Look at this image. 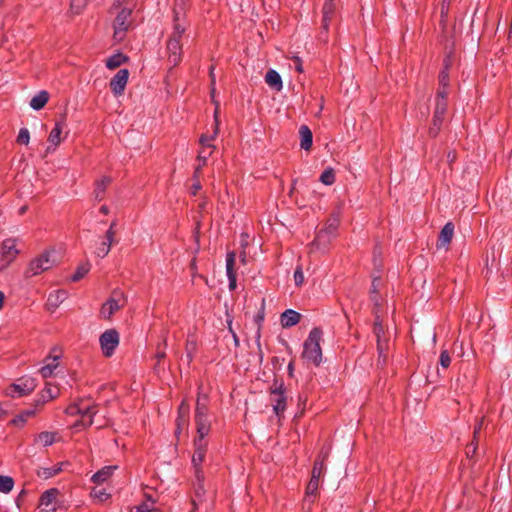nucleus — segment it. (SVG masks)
<instances>
[{
	"label": "nucleus",
	"instance_id": "49",
	"mask_svg": "<svg viewBox=\"0 0 512 512\" xmlns=\"http://www.w3.org/2000/svg\"><path fill=\"white\" fill-rule=\"evenodd\" d=\"M26 421H27V418L21 413L20 415H18L11 421V424H13L15 426H20V425H23Z\"/></svg>",
	"mask_w": 512,
	"mask_h": 512
},
{
	"label": "nucleus",
	"instance_id": "20",
	"mask_svg": "<svg viewBox=\"0 0 512 512\" xmlns=\"http://www.w3.org/2000/svg\"><path fill=\"white\" fill-rule=\"evenodd\" d=\"M300 314L292 309H287L281 314V325L283 328H289L296 325L300 321Z\"/></svg>",
	"mask_w": 512,
	"mask_h": 512
},
{
	"label": "nucleus",
	"instance_id": "17",
	"mask_svg": "<svg viewBox=\"0 0 512 512\" xmlns=\"http://www.w3.org/2000/svg\"><path fill=\"white\" fill-rule=\"evenodd\" d=\"M189 425V404L183 401L179 407V417L177 419V429L175 431L178 436L181 429H187Z\"/></svg>",
	"mask_w": 512,
	"mask_h": 512
},
{
	"label": "nucleus",
	"instance_id": "61",
	"mask_svg": "<svg viewBox=\"0 0 512 512\" xmlns=\"http://www.w3.org/2000/svg\"><path fill=\"white\" fill-rule=\"evenodd\" d=\"M193 187H194V191H195V190H198V189H200V188H201L200 184H199V183H197L195 180H194Z\"/></svg>",
	"mask_w": 512,
	"mask_h": 512
},
{
	"label": "nucleus",
	"instance_id": "19",
	"mask_svg": "<svg viewBox=\"0 0 512 512\" xmlns=\"http://www.w3.org/2000/svg\"><path fill=\"white\" fill-rule=\"evenodd\" d=\"M112 179L109 176H103L95 181L94 198L96 201H102L105 197L106 189L110 185Z\"/></svg>",
	"mask_w": 512,
	"mask_h": 512
},
{
	"label": "nucleus",
	"instance_id": "55",
	"mask_svg": "<svg viewBox=\"0 0 512 512\" xmlns=\"http://www.w3.org/2000/svg\"><path fill=\"white\" fill-rule=\"evenodd\" d=\"M228 325H229V330H230V332H231V333H232V335H233L234 341H235V343L237 344V343H238V339H237L236 334L232 331V327H231V325H232V321H231V320H230V321H228Z\"/></svg>",
	"mask_w": 512,
	"mask_h": 512
},
{
	"label": "nucleus",
	"instance_id": "40",
	"mask_svg": "<svg viewBox=\"0 0 512 512\" xmlns=\"http://www.w3.org/2000/svg\"><path fill=\"white\" fill-rule=\"evenodd\" d=\"M30 141V133L27 128H21L18 136H17V142L22 145H28Z\"/></svg>",
	"mask_w": 512,
	"mask_h": 512
},
{
	"label": "nucleus",
	"instance_id": "47",
	"mask_svg": "<svg viewBox=\"0 0 512 512\" xmlns=\"http://www.w3.org/2000/svg\"><path fill=\"white\" fill-rule=\"evenodd\" d=\"M115 227H116V222L114 221L110 224V227L108 228V230L106 231V234H105V238L112 242H114V240H115V235H116Z\"/></svg>",
	"mask_w": 512,
	"mask_h": 512
},
{
	"label": "nucleus",
	"instance_id": "10",
	"mask_svg": "<svg viewBox=\"0 0 512 512\" xmlns=\"http://www.w3.org/2000/svg\"><path fill=\"white\" fill-rule=\"evenodd\" d=\"M68 415H81L80 424L82 426H91L93 424V416L96 414L95 407L86 403L71 405L66 409Z\"/></svg>",
	"mask_w": 512,
	"mask_h": 512
},
{
	"label": "nucleus",
	"instance_id": "53",
	"mask_svg": "<svg viewBox=\"0 0 512 512\" xmlns=\"http://www.w3.org/2000/svg\"><path fill=\"white\" fill-rule=\"evenodd\" d=\"M440 83L443 84L444 86L447 85V81H448V74L445 72V71H442L440 76Z\"/></svg>",
	"mask_w": 512,
	"mask_h": 512
},
{
	"label": "nucleus",
	"instance_id": "52",
	"mask_svg": "<svg viewBox=\"0 0 512 512\" xmlns=\"http://www.w3.org/2000/svg\"><path fill=\"white\" fill-rule=\"evenodd\" d=\"M293 61H294V64H295V69H296L299 73H302V72H303V66H302V61H301V59H300L298 56H295V57H293Z\"/></svg>",
	"mask_w": 512,
	"mask_h": 512
},
{
	"label": "nucleus",
	"instance_id": "3",
	"mask_svg": "<svg viewBox=\"0 0 512 512\" xmlns=\"http://www.w3.org/2000/svg\"><path fill=\"white\" fill-rule=\"evenodd\" d=\"M54 250H44L37 257L33 258L25 271L26 277H34L51 269L55 265Z\"/></svg>",
	"mask_w": 512,
	"mask_h": 512
},
{
	"label": "nucleus",
	"instance_id": "42",
	"mask_svg": "<svg viewBox=\"0 0 512 512\" xmlns=\"http://www.w3.org/2000/svg\"><path fill=\"white\" fill-rule=\"evenodd\" d=\"M59 471H60V468H55V467H52V468H42L38 472V475L40 477L44 478V479H48L50 477L55 476Z\"/></svg>",
	"mask_w": 512,
	"mask_h": 512
},
{
	"label": "nucleus",
	"instance_id": "8",
	"mask_svg": "<svg viewBox=\"0 0 512 512\" xmlns=\"http://www.w3.org/2000/svg\"><path fill=\"white\" fill-rule=\"evenodd\" d=\"M120 342V336L117 330L108 329L100 335L99 343L101 351L105 357H111Z\"/></svg>",
	"mask_w": 512,
	"mask_h": 512
},
{
	"label": "nucleus",
	"instance_id": "22",
	"mask_svg": "<svg viewBox=\"0 0 512 512\" xmlns=\"http://www.w3.org/2000/svg\"><path fill=\"white\" fill-rule=\"evenodd\" d=\"M49 101V93L46 90H41L35 94L30 100V107L33 110H41Z\"/></svg>",
	"mask_w": 512,
	"mask_h": 512
},
{
	"label": "nucleus",
	"instance_id": "59",
	"mask_svg": "<svg viewBox=\"0 0 512 512\" xmlns=\"http://www.w3.org/2000/svg\"><path fill=\"white\" fill-rule=\"evenodd\" d=\"M293 371H294L293 364H292V363H289V365H288V372H289V375H290V376H292V375H293Z\"/></svg>",
	"mask_w": 512,
	"mask_h": 512
},
{
	"label": "nucleus",
	"instance_id": "7",
	"mask_svg": "<svg viewBox=\"0 0 512 512\" xmlns=\"http://www.w3.org/2000/svg\"><path fill=\"white\" fill-rule=\"evenodd\" d=\"M126 299L120 291L113 292L112 296L102 305L100 316L104 319H110L117 311L124 307Z\"/></svg>",
	"mask_w": 512,
	"mask_h": 512
},
{
	"label": "nucleus",
	"instance_id": "37",
	"mask_svg": "<svg viewBox=\"0 0 512 512\" xmlns=\"http://www.w3.org/2000/svg\"><path fill=\"white\" fill-rule=\"evenodd\" d=\"M446 111V104L445 102L438 101L435 108V114H434V125H438L441 122L442 116L444 115Z\"/></svg>",
	"mask_w": 512,
	"mask_h": 512
},
{
	"label": "nucleus",
	"instance_id": "13",
	"mask_svg": "<svg viewBox=\"0 0 512 512\" xmlns=\"http://www.w3.org/2000/svg\"><path fill=\"white\" fill-rule=\"evenodd\" d=\"M129 78L127 69H120L110 81V88L115 96L123 94Z\"/></svg>",
	"mask_w": 512,
	"mask_h": 512
},
{
	"label": "nucleus",
	"instance_id": "31",
	"mask_svg": "<svg viewBox=\"0 0 512 512\" xmlns=\"http://www.w3.org/2000/svg\"><path fill=\"white\" fill-rule=\"evenodd\" d=\"M110 493H108L106 491V489L104 488H94L92 491H91V497L93 499L94 502H97V503H103V502H106L109 498H110Z\"/></svg>",
	"mask_w": 512,
	"mask_h": 512
},
{
	"label": "nucleus",
	"instance_id": "60",
	"mask_svg": "<svg viewBox=\"0 0 512 512\" xmlns=\"http://www.w3.org/2000/svg\"><path fill=\"white\" fill-rule=\"evenodd\" d=\"M438 96L441 97V101L444 102V98L446 97V92L445 91H440L438 93Z\"/></svg>",
	"mask_w": 512,
	"mask_h": 512
},
{
	"label": "nucleus",
	"instance_id": "27",
	"mask_svg": "<svg viewBox=\"0 0 512 512\" xmlns=\"http://www.w3.org/2000/svg\"><path fill=\"white\" fill-rule=\"evenodd\" d=\"M334 1L335 0H326V2L324 3V6H323V19H322V25H323V29L324 30L328 29L329 22H330V20L332 18V15L334 13V10H335Z\"/></svg>",
	"mask_w": 512,
	"mask_h": 512
},
{
	"label": "nucleus",
	"instance_id": "21",
	"mask_svg": "<svg viewBox=\"0 0 512 512\" xmlns=\"http://www.w3.org/2000/svg\"><path fill=\"white\" fill-rule=\"evenodd\" d=\"M265 82L267 83V85L276 90V91H281L282 88H283V83H282V79H281V76L280 74L274 70V69H270L267 73H266V76H265Z\"/></svg>",
	"mask_w": 512,
	"mask_h": 512
},
{
	"label": "nucleus",
	"instance_id": "15",
	"mask_svg": "<svg viewBox=\"0 0 512 512\" xmlns=\"http://www.w3.org/2000/svg\"><path fill=\"white\" fill-rule=\"evenodd\" d=\"M63 122H56L54 128L51 130L49 136H48V147L47 152H54L56 148L60 145L62 142L61 134L63 130Z\"/></svg>",
	"mask_w": 512,
	"mask_h": 512
},
{
	"label": "nucleus",
	"instance_id": "51",
	"mask_svg": "<svg viewBox=\"0 0 512 512\" xmlns=\"http://www.w3.org/2000/svg\"><path fill=\"white\" fill-rule=\"evenodd\" d=\"M380 286V280L378 278H373L372 281V287H371V294L374 295L378 292Z\"/></svg>",
	"mask_w": 512,
	"mask_h": 512
},
{
	"label": "nucleus",
	"instance_id": "11",
	"mask_svg": "<svg viewBox=\"0 0 512 512\" xmlns=\"http://www.w3.org/2000/svg\"><path fill=\"white\" fill-rule=\"evenodd\" d=\"M271 404L277 416L284 413L286 409L285 387L283 383L275 382L271 388Z\"/></svg>",
	"mask_w": 512,
	"mask_h": 512
},
{
	"label": "nucleus",
	"instance_id": "9",
	"mask_svg": "<svg viewBox=\"0 0 512 512\" xmlns=\"http://www.w3.org/2000/svg\"><path fill=\"white\" fill-rule=\"evenodd\" d=\"M36 388V382L31 377H22L6 389V395L22 397L30 394Z\"/></svg>",
	"mask_w": 512,
	"mask_h": 512
},
{
	"label": "nucleus",
	"instance_id": "35",
	"mask_svg": "<svg viewBox=\"0 0 512 512\" xmlns=\"http://www.w3.org/2000/svg\"><path fill=\"white\" fill-rule=\"evenodd\" d=\"M320 182L324 185L330 186L335 182V171L333 168H327L320 176Z\"/></svg>",
	"mask_w": 512,
	"mask_h": 512
},
{
	"label": "nucleus",
	"instance_id": "32",
	"mask_svg": "<svg viewBox=\"0 0 512 512\" xmlns=\"http://www.w3.org/2000/svg\"><path fill=\"white\" fill-rule=\"evenodd\" d=\"M114 242L105 240L102 241L95 249L94 254L99 258H104L110 252L111 246Z\"/></svg>",
	"mask_w": 512,
	"mask_h": 512
},
{
	"label": "nucleus",
	"instance_id": "23",
	"mask_svg": "<svg viewBox=\"0 0 512 512\" xmlns=\"http://www.w3.org/2000/svg\"><path fill=\"white\" fill-rule=\"evenodd\" d=\"M117 469V466H105L96 472L91 480L96 484H102L106 482L113 474V472Z\"/></svg>",
	"mask_w": 512,
	"mask_h": 512
},
{
	"label": "nucleus",
	"instance_id": "62",
	"mask_svg": "<svg viewBox=\"0 0 512 512\" xmlns=\"http://www.w3.org/2000/svg\"><path fill=\"white\" fill-rule=\"evenodd\" d=\"M481 429V424H479L476 428H475V434H477Z\"/></svg>",
	"mask_w": 512,
	"mask_h": 512
},
{
	"label": "nucleus",
	"instance_id": "29",
	"mask_svg": "<svg viewBox=\"0 0 512 512\" xmlns=\"http://www.w3.org/2000/svg\"><path fill=\"white\" fill-rule=\"evenodd\" d=\"M55 436L56 434L53 432H41L35 437V443L42 447H48L55 442Z\"/></svg>",
	"mask_w": 512,
	"mask_h": 512
},
{
	"label": "nucleus",
	"instance_id": "26",
	"mask_svg": "<svg viewBox=\"0 0 512 512\" xmlns=\"http://www.w3.org/2000/svg\"><path fill=\"white\" fill-rule=\"evenodd\" d=\"M299 134L301 148L306 151L309 150L313 142V135L311 130L307 126L303 125L299 129Z\"/></svg>",
	"mask_w": 512,
	"mask_h": 512
},
{
	"label": "nucleus",
	"instance_id": "64",
	"mask_svg": "<svg viewBox=\"0 0 512 512\" xmlns=\"http://www.w3.org/2000/svg\"><path fill=\"white\" fill-rule=\"evenodd\" d=\"M372 301H374L376 304H378V301L375 296H372Z\"/></svg>",
	"mask_w": 512,
	"mask_h": 512
},
{
	"label": "nucleus",
	"instance_id": "5",
	"mask_svg": "<svg viewBox=\"0 0 512 512\" xmlns=\"http://www.w3.org/2000/svg\"><path fill=\"white\" fill-rule=\"evenodd\" d=\"M17 249V240L7 238L1 243L0 247V271L5 270L19 255Z\"/></svg>",
	"mask_w": 512,
	"mask_h": 512
},
{
	"label": "nucleus",
	"instance_id": "12",
	"mask_svg": "<svg viewBox=\"0 0 512 512\" xmlns=\"http://www.w3.org/2000/svg\"><path fill=\"white\" fill-rule=\"evenodd\" d=\"M62 352L59 348L54 347L51 349L49 355L45 358V365L39 370L43 378H49L54 375V371L59 366V359Z\"/></svg>",
	"mask_w": 512,
	"mask_h": 512
},
{
	"label": "nucleus",
	"instance_id": "58",
	"mask_svg": "<svg viewBox=\"0 0 512 512\" xmlns=\"http://www.w3.org/2000/svg\"><path fill=\"white\" fill-rule=\"evenodd\" d=\"M28 207L27 206H22L20 209H19V215H23L26 213Z\"/></svg>",
	"mask_w": 512,
	"mask_h": 512
},
{
	"label": "nucleus",
	"instance_id": "14",
	"mask_svg": "<svg viewBox=\"0 0 512 512\" xmlns=\"http://www.w3.org/2000/svg\"><path fill=\"white\" fill-rule=\"evenodd\" d=\"M59 491L55 488L45 491L40 497L39 508L44 512H56V500Z\"/></svg>",
	"mask_w": 512,
	"mask_h": 512
},
{
	"label": "nucleus",
	"instance_id": "45",
	"mask_svg": "<svg viewBox=\"0 0 512 512\" xmlns=\"http://www.w3.org/2000/svg\"><path fill=\"white\" fill-rule=\"evenodd\" d=\"M293 278L296 286H301L304 283V274L301 266L296 268Z\"/></svg>",
	"mask_w": 512,
	"mask_h": 512
},
{
	"label": "nucleus",
	"instance_id": "36",
	"mask_svg": "<svg viewBox=\"0 0 512 512\" xmlns=\"http://www.w3.org/2000/svg\"><path fill=\"white\" fill-rule=\"evenodd\" d=\"M14 487V480L9 476L0 475V492L9 493Z\"/></svg>",
	"mask_w": 512,
	"mask_h": 512
},
{
	"label": "nucleus",
	"instance_id": "44",
	"mask_svg": "<svg viewBox=\"0 0 512 512\" xmlns=\"http://www.w3.org/2000/svg\"><path fill=\"white\" fill-rule=\"evenodd\" d=\"M167 47H168V50L170 52H172V54L174 56L173 61L176 62L177 61V52L180 49L178 40L177 39L169 40Z\"/></svg>",
	"mask_w": 512,
	"mask_h": 512
},
{
	"label": "nucleus",
	"instance_id": "48",
	"mask_svg": "<svg viewBox=\"0 0 512 512\" xmlns=\"http://www.w3.org/2000/svg\"><path fill=\"white\" fill-rule=\"evenodd\" d=\"M202 480H203V476L199 473V471H198V470H195V469H194V482H195V481H197L198 483H200ZM196 496H197V497H198V496H200V493H199L198 489H196V488L194 487V498H195Z\"/></svg>",
	"mask_w": 512,
	"mask_h": 512
},
{
	"label": "nucleus",
	"instance_id": "30",
	"mask_svg": "<svg viewBox=\"0 0 512 512\" xmlns=\"http://www.w3.org/2000/svg\"><path fill=\"white\" fill-rule=\"evenodd\" d=\"M128 58L122 53H116L106 60V67L110 70L115 69L125 63Z\"/></svg>",
	"mask_w": 512,
	"mask_h": 512
},
{
	"label": "nucleus",
	"instance_id": "50",
	"mask_svg": "<svg viewBox=\"0 0 512 512\" xmlns=\"http://www.w3.org/2000/svg\"><path fill=\"white\" fill-rule=\"evenodd\" d=\"M9 413V404L0 403V419L4 418Z\"/></svg>",
	"mask_w": 512,
	"mask_h": 512
},
{
	"label": "nucleus",
	"instance_id": "33",
	"mask_svg": "<svg viewBox=\"0 0 512 512\" xmlns=\"http://www.w3.org/2000/svg\"><path fill=\"white\" fill-rule=\"evenodd\" d=\"M322 460L316 461L313 470L312 477L315 479H320L325 467H324V459L328 456V452H322Z\"/></svg>",
	"mask_w": 512,
	"mask_h": 512
},
{
	"label": "nucleus",
	"instance_id": "28",
	"mask_svg": "<svg viewBox=\"0 0 512 512\" xmlns=\"http://www.w3.org/2000/svg\"><path fill=\"white\" fill-rule=\"evenodd\" d=\"M454 233V226L452 223H447L442 228L440 235H439V245L446 246L450 243Z\"/></svg>",
	"mask_w": 512,
	"mask_h": 512
},
{
	"label": "nucleus",
	"instance_id": "16",
	"mask_svg": "<svg viewBox=\"0 0 512 512\" xmlns=\"http://www.w3.org/2000/svg\"><path fill=\"white\" fill-rule=\"evenodd\" d=\"M236 261V254L229 252L226 256V274L229 280V289L234 290L236 288V274L234 271V265Z\"/></svg>",
	"mask_w": 512,
	"mask_h": 512
},
{
	"label": "nucleus",
	"instance_id": "46",
	"mask_svg": "<svg viewBox=\"0 0 512 512\" xmlns=\"http://www.w3.org/2000/svg\"><path fill=\"white\" fill-rule=\"evenodd\" d=\"M451 363V357L447 350H443L440 354V365L447 368Z\"/></svg>",
	"mask_w": 512,
	"mask_h": 512
},
{
	"label": "nucleus",
	"instance_id": "56",
	"mask_svg": "<svg viewBox=\"0 0 512 512\" xmlns=\"http://www.w3.org/2000/svg\"><path fill=\"white\" fill-rule=\"evenodd\" d=\"M100 212H101L102 214H104V215L108 214V213H109V208H108V206H106V205L101 206V207H100Z\"/></svg>",
	"mask_w": 512,
	"mask_h": 512
},
{
	"label": "nucleus",
	"instance_id": "54",
	"mask_svg": "<svg viewBox=\"0 0 512 512\" xmlns=\"http://www.w3.org/2000/svg\"><path fill=\"white\" fill-rule=\"evenodd\" d=\"M36 413V410L35 409H29V410H26L24 412H22V414L28 419L32 416H34Z\"/></svg>",
	"mask_w": 512,
	"mask_h": 512
},
{
	"label": "nucleus",
	"instance_id": "41",
	"mask_svg": "<svg viewBox=\"0 0 512 512\" xmlns=\"http://www.w3.org/2000/svg\"><path fill=\"white\" fill-rule=\"evenodd\" d=\"M86 5V0H71L70 9L74 14H79Z\"/></svg>",
	"mask_w": 512,
	"mask_h": 512
},
{
	"label": "nucleus",
	"instance_id": "63",
	"mask_svg": "<svg viewBox=\"0 0 512 512\" xmlns=\"http://www.w3.org/2000/svg\"><path fill=\"white\" fill-rule=\"evenodd\" d=\"M474 452H475V448L473 447V449H472V450H468V451H467V455H470V453H474Z\"/></svg>",
	"mask_w": 512,
	"mask_h": 512
},
{
	"label": "nucleus",
	"instance_id": "57",
	"mask_svg": "<svg viewBox=\"0 0 512 512\" xmlns=\"http://www.w3.org/2000/svg\"><path fill=\"white\" fill-rule=\"evenodd\" d=\"M4 299H5L4 293L2 291H0V310L3 307Z\"/></svg>",
	"mask_w": 512,
	"mask_h": 512
},
{
	"label": "nucleus",
	"instance_id": "25",
	"mask_svg": "<svg viewBox=\"0 0 512 512\" xmlns=\"http://www.w3.org/2000/svg\"><path fill=\"white\" fill-rule=\"evenodd\" d=\"M59 394V389L52 382H46L45 388L41 391L40 401L43 403L56 398Z\"/></svg>",
	"mask_w": 512,
	"mask_h": 512
},
{
	"label": "nucleus",
	"instance_id": "34",
	"mask_svg": "<svg viewBox=\"0 0 512 512\" xmlns=\"http://www.w3.org/2000/svg\"><path fill=\"white\" fill-rule=\"evenodd\" d=\"M90 264L84 263L77 267L75 273L71 276V281L77 282L81 280L89 271H90Z\"/></svg>",
	"mask_w": 512,
	"mask_h": 512
},
{
	"label": "nucleus",
	"instance_id": "18",
	"mask_svg": "<svg viewBox=\"0 0 512 512\" xmlns=\"http://www.w3.org/2000/svg\"><path fill=\"white\" fill-rule=\"evenodd\" d=\"M66 292L64 290H56L49 293L47 297L46 306L50 311H55L60 304L66 299Z\"/></svg>",
	"mask_w": 512,
	"mask_h": 512
},
{
	"label": "nucleus",
	"instance_id": "43",
	"mask_svg": "<svg viewBox=\"0 0 512 512\" xmlns=\"http://www.w3.org/2000/svg\"><path fill=\"white\" fill-rule=\"evenodd\" d=\"M319 486V479L311 478L307 488H306V494L307 496L315 495Z\"/></svg>",
	"mask_w": 512,
	"mask_h": 512
},
{
	"label": "nucleus",
	"instance_id": "1",
	"mask_svg": "<svg viewBox=\"0 0 512 512\" xmlns=\"http://www.w3.org/2000/svg\"><path fill=\"white\" fill-rule=\"evenodd\" d=\"M207 396L201 390L198 392L196 412L194 415V423L196 424L197 434L200 442L197 444L194 441V463L203 461L206 451L207 442L204 438L209 434L211 429L212 418L208 413L206 406Z\"/></svg>",
	"mask_w": 512,
	"mask_h": 512
},
{
	"label": "nucleus",
	"instance_id": "38",
	"mask_svg": "<svg viewBox=\"0 0 512 512\" xmlns=\"http://www.w3.org/2000/svg\"><path fill=\"white\" fill-rule=\"evenodd\" d=\"M155 510V501L151 497H147L146 501L136 506L137 512H151Z\"/></svg>",
	"mask_w": 512,
	"mask_h": 512
},
{
	"label": "nucleus",
	"instance_id": "6",
	"mask_svg": "<svg viewBox=\"0 0 512 512\" xmlns=\"http://www.w3.org/2000/svg\"><path fill=\"white\" fill-rule=\"evenodd\" d=\"M131 13H132L131 9L124 8L116 16V19L114 22V35H113L115 41L120 42L125 38L126 32L129 30V28L132 25Z\"/></svg>",
	"mask_w": 512,
	"mask_h": 512
},
{
	"label": "nucleus",
	"instance_id": "4",
	"mask_svg": "<svg viewBox=\"0 0 512 512\" xmlns=\"http://www.w3.org/2000/svg\"><path fill=\"white\" fill-rule=\"evenodd\" d=\"M339 226V217L334 215L328 220L327 225L316 236L311 244V251L325 252L331 239L335 236L336 230Z\"/></svg>",
	"mask_w": 512,
	"mask_h": 512
},
{
	"label": "nucleus",
	"instance_id": "24",
	"mask_svg": "<svg viewBox=\"0 0 512 512\" xmlns=\"http://www.w3.org/2000/svg\"><path fill=\"white\" fill-rule=\"evenodd\" d=\"M200 145H201V150L198 153V160L204 164L206 159L212 153L211 138H208L206 136H202L200 138Z\"/></svg>",
	"mask_w": 512,
	"mask_h": 512
},
{
	"label": "nucleus",
	"instance_id": "39",
	"mask_svg": "<svg viewBox=\"0 0 512 512\" xmlns=\"http://www.w3.org/2000/svg\"><path fill=\"white\" fill-rule=\"evenodd\" d=\"M374 331L377 336L379 356L382 357L384 355V346L381 343V334L383 333V328L379 322H376Z\"/></svg>",
	"mask_w": 512,
	"mask_h": 512
},
{
	"label": "nucleus",
	"instance_id": "2",
	"mask_svg": "<svg viewBox=\"0 0 512 512\" xmlns=\"http://www.w3.org/2000/svg\"><path fill=\"white\" fill-rule=\"evenodd\" d=\"M321 335V331L318 328H314L309 332L303 344L302 357L316 366L322 361V350L320 346Z\"/></svg>",
	"mask_w": 512,
	"mask_h": 512
}]
</instances>
